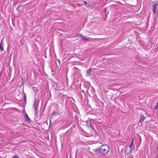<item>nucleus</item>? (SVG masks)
<instances>
[{
  "label": "nucleus",
  "instance_id": "f257e3e1",
  "mask_svg": "<svg viewBox=\"0 0 158 158\" xmlns=\"http://www.w3.org/2000/svg\"><path fill=\"white\" fill-rule=\"evenodd\" d=\"M109 151V148L108 146L106 144L102 145L99 149V152L103 154H106Z\"/></svg>",
  "mask_w": 158,
  "mask_h": 158
},
{
  "label": "nucleus",
  "instance_id": "f03ea898",
  "mask_svg": "<svg viewBox=\"0 0 158 158\" xmlns=\"http://www.w3.org/2000/svg\"><path fill=\"white\" fill-rule=\"evenodd\" d=\"M39 101L37 100V99H35L34 104V107L35 111V114H36L38 112V106H39Z\"/></svg>",
  "mask_w": 158,
  "mask_h": 158
},
{
  "label": "nucleus",
  "instance_id": "7ed1b4c3",
  "mask_svg": "<svg viewBox=\"0 0 158 158\" xmlns=\"http://www.w3.org/2000/svg\"><path fill=\"white\" fill-rule=\"evenodd\" d=\"M153 3V4L152 5V7L153 8V12L154 14H155L156 12V8L157 6V4L156 3H154V2H152V3Z\"/></svg>",
  "mask_w": 158,
  "mask_h": 158
},
{
  "label": "nucleus",
  "instance_id": "20e7f679",
  "mask_svg": "<svg viewBox=\"0 0 158 158\" xmlns=\"http://www.w3.org/2000/svg\"><path fill=\"white\" fill-rule=\"evenodd\" d=\"M125 152H127V154L131 153L132 151V148H131L128 147H127L125 148Z\"/></svg>",
  "mask_w": 158,
  "mask_h": 158
},
{
  "label": "nucleus",
  "instance_id": "39448f33",
  "mask_svg": "<svg viewBox=\"0 0 158 158\" xmlns=\"http://www.w3.org/2000/svg\"><path fill=\"white\" fill-rule=\"evenodd\" d=\"M25 118L26 119V120L28 122H30L31 120L30 119V118L28 117L27 114H25Z\"/></svg>",
  "mask_w": 158,
  "mask_h": 158
},
{
  "label": "nucleus",
  "instance_id": "423d86ee",
  "mask_svg": "<svg viewBox=\"0 0 158 158\" xmlns=\"http://www.w3.org/2000/svg\"><path fill=\"white\" fill-rule=\"evenodd\" d=\"M4 44L2 43V40L1 41V43L0 44V50L1 51H3L4 50Z\"/></svg>",
  "mask_w": 158,
  "mask_h": 158
},
{
  "label": "nucleus",
  "instance_id": "0eeeda50",
  "mask_svg": "<svg viewBox=\"0 0 158 158\" xmlns=\"http://www.w3.org/2000/svg\"><path fill=\"white\" fill-rule=\"evenodd\" d=\"M91 69H88L86 72V75L87 76H89L91 74Z\"/></svg>",
  "mask_w": 158,
  "mask_h": 158
},
{
  "label": "nucleus",
  "instance_id": "6e6552de",
  "mask_svg": "<svg viewBox=\"0 0 158 158\" xmlns=\"http://www.w3.org/2000/svg\"><path fill=\"white\" fill-rule=\"evenodd\" d=\"M145 118V117H144L143 115H140V119L139 121V122L141 123L144 120Z\"/></svg>",
  "mask_w": 158,
  "mask_h": 158
},
{
  "label": "nucleus",
  "instance_id": "1a4fd4ad",
  "mask_svg": "<svg viewBox=\"0 0 158 158\" xmlns=\"http://www.w3.org/2000/svg\"><path fill=\"white\" fill-rule=\"evenodd\" d=\"M81 39L84 40L89 41V38H87L86 36H83Z\"/></svg>",
  "mask_w": 158,
  "mask_h": 158
},
{
  "label": "nucleus",
  "instance_id": "9d476101",
  "mask_svg": "<svg viewBox=\"0 0 158 158\" xmlns=\"http://www.w3.org/2000/svg\"><path fill=\"white\" fill-rule=\"evenodd\" d=\"M33 89L34 91H35L36 92H37L38 91L37 88L35 87L33 88Z\"/></svg>",
  "mask_w": 158,
  "mask_h": 158
},
{
  "label": "nucleus",
  "instance_id": "9b49d317",
  "mask_svg": "<svg viewBox=\"0 0 158 158\" xmlns=\"http://www.w3.org/2000/svg\"><path fill=\"white\" fill-rule=\"evenodd\" d=\"M77 36H80L81 38H82V37H83V35H81V34L80 33H78L77 35Z\"/></svg>",
  "mask_w": 158,
  "mask_h": 158
},
{
  "label": "nucleus",
  "instance_id": "f8f14e48",
  "mask_svg": "<svg viewBox=\"0 0 158 158\" xmlns=\"http://www.w3.org/2000/svg\"><path fill=\"white\" fill-rule=\"evenodd\" d=\"M12 158H19V157L17 155H15Z\"/></svg>",
  "mask_w": 158,
  "mask_h": 158
},
{
  "label": "nucleus",
  "instance_id": "ddd939ff",
  "mask_svg": "<svg viewBox=\"0 0 158 158\" xmlns=\"http://www.w3.org/2000/svg\"><path fill=\"white\" fill-rule=\"evenodd\" d=\"M133 146V145L132 144H131V143L130 144L129 146H128V147H129L131 148H132V147Z\"/></svg>",
  "mask_w": 158,
  "mask_h": 158
},
{
  "label": "nucleus",
  "instance_id": "4468645a",
  "mask_svg": "<svg viewBox=\"0 0 158 158\" xmlns=\"http://www.w3.org/2000/svg\"><path fill=\"white\" fill-rule=\"evenodd\" d=\"M133 141H134V139H133V140H132V142H131V144H132L133 145Z\"/></svg>",
  "mask_w": 158,
  "mask_h": 158
},
{
  "label": "nucleus",
  "instance_id": "2eb2a0df",
  "mask_svg": "<svg viewBox=\"0 0 158 158\" xmlns=\"http://www.w3.org/2000/svg\"><path fill=\"white\" fill-rule=\"evenodd\" d=\"M85 4H87L86 2L85 1Z\"/></svg>",
  "mask_w": 158,
  "mask_h": 158
},
{
  "label": "nucleus",
  "instance_id": "dca6fc26",
  "mask_svg": "<svg viewBox=\"0 0 158 158\" xmlns=\"http://www.w3.org/2000/svg\"><path fill=\"white\" fill-rule=\"evenodd\" d=\"M157 17L158 18V14H157Z\"/></svg>",
  "mask_w": 158,
  "mask_h": 158
}]
</instances>
